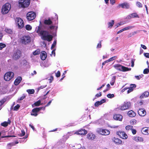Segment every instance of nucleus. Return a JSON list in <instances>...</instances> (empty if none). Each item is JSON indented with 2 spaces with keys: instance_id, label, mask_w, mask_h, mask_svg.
<instances>
[{
  "instance_id": "cd10ccee",
  "label": "nucleus",
  "mask_w": 149,
  "mask_h": 149,
  "mask_svg": "<svg viewBox=\"0 0 149 149\" xmlns=\"http://www.w3.org/2000/svg\"><path fill=\"white\" fill-rule=\"evenodd\" d=\"M44 23L45 24L49 25L52 23V21L50 19H46L44 21Z\"/></svg>"
},
{
  "instance_id": "2eb2a0df",
  "label": "nucleus",
  "mask_w": 149,
  "mask_h": 149,
  "mask_svg": "<svg viewBox=\"0 0 149 149\" xmlns=\"http://www.w3.org/2000/svg\"><path fill=\"white\" fill-rule=\"evenodd\" d=\"M141 131L143 134L148 135L149 134V127H143L141 130Z\"/></svg>"
},
{
  "instance_id": "f03ea898",
  "label": "nucleus",
  "mask_w": 149,
  "mask_h": 149,
  "mask_svg": "<svg viewBox=\"0 0 149 149\" xmlns=\"http://www.w3.org/2000/svg\"><path fill=\"white\" fill-rule=\"evenodd\" d=\"M31 0H19L18 6L19 8H26L30 5Z\"/></svg>"
},
{
  "instance_id": "6ab92c4d",
  "label": "nucleus",
  "mask_w": 149,
  "mask_h": 149,
  "mask_svg": "<svg viewBox=\"0 0 149 149\" xmlns=\"http://www.w3.org/2000/svg\"><path fill=\"white\" fill-rule=\"evenodd\" d=\"M119 6L123 8H125L127 9H128L130 7L129 4L127 3H124L119 4Z\"/></svg>"
},
{
  "instance_id": "9d476101",
  "label": "nucleus",
  "mask_w": 149,
  "mask_h": 149,
  "mask_svg": "<svg viewBox=\"0 0 149 149\" xmlns=\"http://www.w3.org/2000/svg\"><path fill=\"white\" fill-rule=\"evenodd\" d=\"M97 132L103 135H107L110 133V132L108 130L102 129H98L97 130Z\"/></svg>"
},
{
  "instance_id": "4468645a",
  "label": "nucleus",
  "mask_w": 149,
  "mask_h": 149,
  "mask_svg": "<svg viewBox=\"0 0 149 149\" xmlns=\"http://www.w3.org/2000/svg\"><path fill=\"white\" fill-rule=\"evenodd\" d=\"M138 112L139 115L140 116H144L146 114V111L143 109H139Z\"/></svg>"
},
{
  "instance_id": "20e7f679",
  "label": "nucleus",
  "mask_w": 149,
  "mask_h": 149,
  "mask_svg": "<svg viewBox=\"0 0 149 149\" xmlns=\"http://www.w3.org/2000/svg\"><path fill=\"white\" fill-rule=\"evenodd\" d=\"M131 104L130 102H124L123 104L119 106L118 108V110L124 111L127 110L131 107Z\"/></svg>"
},
{
  "instance_id": "7ed1b4c3",
  "label": "nucleus",
  "mask_w": 149,
  "mask_h": 149,
  "mask_svg": "<svg viewBox=\"0 0 149 149\" xmlns=\"http://www.w3.org/2000/svg\"><path fill=\"white\" fill-rule=\"evenodd\" d=\"M11 5L8 3L4 4L2 6L1 9V13L3 14H6L8 13L10 10Z\"/></svg>"
},
{
  "instance_id": "79ce46f5",
  "label": "nucleus",
  "mask_w": 149,
  "mask_h": 149,
  "mask_svg": "<svg viewBox=\"0 0 149 149\" xmlns=\"http://www.w3.org/2000/svg\"><path fill=\"white\" fill-rule=\"evenodd\" d=\"M136 4V6L139 8H142V4L139 2H137Z\"/></svg>"
},
{
  "instance_id": "338daca9",
  "label": "nucleus",
  "mask_w": 149,
  "mask_h": 149,
  "mask_svg": "<svg viewBox=\"0 0 149 149\" xmlns=\"http://www.w3.org/2000/svg\"><path fill=\"white\" fill-rule=\"evenodd\" d=\"M131 67H133L134 65V60H132L131 61Z\"/></svg>"
},
{
  "instance_id": "58836bf2",
  "label": "nucleus",
  "mask_w": 149,
  "mask_h": 149,
  "mask_svg": "<svg viewBox=\"0 0 149 149\" xmlns=\"http://www.w3.org/2000/svg\"><path fill=\"white\" fill-rule=\"evenodd\" d=\"M56 40H55L53 42V44L52 45V46L51 47V49H53L55 47L56 45Z\"/></svg>"
},
{
  "instance_id": "c85d7f7f",
  "label": "nucleus",
  "mask_w": 149,
  "mask_h": 149,
  "mask_svg": "<svg viewBox=\"0 0 149 149\" xmlns=\"http://www.w3.org/2000/svg\"><path fill=\"white\" fill-rule=\"evenodd\" d=\"M114 23V21L113 20H111V22L108 23V27L109 28H111Z\"/></svg>"
},
{
  "instance_id": "f3484780",
  "label": "nucleus",
  "mask_w": 149,
  "mask_h": 149,
  "mask_svg": "<svg viewBox=\"0 0 149 149\" xmlns=\"http://www.w3.org/2000/svg\"><path fill=\"white\" fill-rule=\"evenodd\" d=\"M47 57V54L46 52L44 51H42L40 54V57L42 60H45Z\"/></svg>"
},
{
  "instance_id": "b1692460",
  "label": "nucleus",
  "mask_w": 149,
  "mask_h": 149,
  "mask_svg": "<svg viewBox=\"0 0 149 149\" xmlns=\"http://www.w3.org/2000/svg\"><path fill=\"white\" fill-rule=\"evenodd\" d=\"M127 115L130 117H134L136 115V113L132 110H130L127 112Z\"/></svg>"
},
{
  "instance_id": "aec40b11",
  "label": "nucleus",
  "mask_w": 149,
  "mask_h": 149,
  "mask_svg": "<svg viewBox=\"0 0 149 149\" xmlns=\"http://www.w3.org/2000/svg\"><path fill=\"white\" fill-rule=\"evenodd\" d=\"M133 140L136 142H143V139L142 137L136 136L134 137Z\"/></svg>"
},
{
  "instance_id": "49530a36",
  "label": "nucleus",
  "mask_w": 149,
  "mask_h": 149,
  "mask_svg": "<svg viewBox=\"0 0 149 149\" xmlns=\"http://www.w3.org/2000/svg\"><path fill=\"white\" fill-rule=\"evenodd\" d=\"M117 58L116 56H114L113 57H112L109 59L108 60L109 62L113 61L116 59Z\"/></svg>"
},
{
  "instance_id": "bf43d9fd",
  "label": "nucleus",
  "mask_w": 149,
  "mask_h": 149,
  "mask_svg": "<svg viewBox=\"0 0 149 149\" xmlns=\"http://www.w3.org/2000/svg\"><path fill=\"white\" fill-rule=\"evenodd\" d=\"M123 24H122L121 22L118 23L115 25L116 28H117L120 26L122 25Z\"/></svg>"
},
{
  "instance_id": "bb28decb",
  "label": "nucleus",
  "mask_w": 149,
  "mask_h": 149,
  "mask_svg": "<svg viewBox=\"0 0 149 149\" xmlns=\"http://www.w3.org/2000/svg\"><path fill=\"white\" fill-rule=\"evenodd\" d=\"M49 28L51 30H53L54 31H56L58 28V26H57L51 25L49 27Z\"/></svg>"
},
{
  "instance_id": "3c124183",
  "label": "nucleus",
  "mask_w": 149,
  "mask_h": 149,
  "mask_svg": "<svg viewBox=\"0 0 149 149\" xmlns=\"http://www.w3.org/2000/svg\"><path fill=\"white\" fill-rule=\"evenodd\" d=\"M132 28V26H127L123 28L124 31H126Z\"/></svg>"
},
{
  "instance_id": "de8ad7c7",
  "label": "nucleus",
  "mask_w": 149,
  "mask_h": 149,
  "mask_svg": "<svg viewBox=\"0 0 149 149\" xmlns=\"http://www.w3.org/2000/svg\"><path fill=\"white\" fill-rule=\"evenodd\" d=\"M143 76V75L142 74L139 76H135V77L138 80H139L141 78H142Z\"/></svg>"
},
{
  "instance_id": "69168bd1",
  "label": "nucleus",
  "mask_w": 149,
  "mask_h": 149,
  "mask_svg": "<svg viewBox=\"0 0 149 149\" xmlns=\"http://www.w3.org/2000/svg\"><path fill=\"white\" fill-rule=\"evenodd\" d=\"M109 62L108 60H107L106 61H104V62H103V63H102V65L103 66V65H104L106 63H108Z\"/></svg>"
},
{
  "instance_id": "a211bd4d",
  "label": "nucleus",
  "mask_w": 149,
  "mask_h": 149,
  "mask_svg": "<svg viewBox=\"0 0 149 149\" xmlns=\"http://www.w3.org/2000/svg\"><path fill=\"white\" fill-rule=\"evenodd\" d=\"M113 140L115 143L117 144H120L122 143V141L118 138H114L113 139Z\"/></svg>"
},
{
  "instance_id": "c03bdc74",
  "label": "nucleus",
  "mask_w": 149,
  "mask_h": 149,
  "mask_svg": "<svg viewBox=\"0 0 149 149\" xmlns=\"http://www.w3.org/2000/svg\"><path fill=\"white\" fill-rule=\"evenodd\" d=\"M20 106L19 104H17V105L14 107L13 108V110L14 111H17V110L20 107Z\"/></svg>"
},
{
  "instance_id": "8fccbe9b",
  "label": "nucleus",
  "mask_w": 149,
  "mask_h": 149,
  "mask_svg": "<svg viewBox=\"0 0 149 149\" xmlns=\"http://www.w3.org/2000/svg\"><path fill=\"white\" fill-rule=\"evenodd\" d=\"M149 72V70L148 69L146 68L143 71V73L144 74H148Z\"/></svg>"
},
{
  "instance_id": "37998d69",
  "label": "nucleus",
  "mask_w": 149,
  "mask_h": 149,
  "mask_svg": "<svg viewBox=\"0 0 149 149\" xmlns=\"http://www.w3.org/2000/svg\"><path fill=\"white\" fill-rule=\"evenodd\" d=\"M6 100L5 99H3L1 101H0V110L1 109V105L5 102Z\"/></svg>"
},
{
  "instance_id": "dca6fc26",
  "label": "nucleus",
  "mask_w": 149,
  "mask_h": 149,
  "mask_svg": "<svg viewBox=\"0 0 149 149\" xmlns=\"http://www.w3.org/2000/svg\"><path fill=\"white\" fill-rule=\"evenodd\" d=\"M95 137V135L92 133H88L87 135V138L90 140H93Z\"/></svg>"
},
{
  "instance_id": "0eeeda50",
  "label": "nucleus",
  "mask_w": 149,
  "mask_h": 149,
  "mask_svg": "<svg viewBox=\"0 0 149 149\" xmlns=\"http://www.w3.org/2000/svg\"><path fill=\"white\" fill-rule=\"evenodd\" d=\"M36 13L33 11L29 12L26 14V18L29 21H32L36 17Z\"/></svg>"
},
{
  "instance_id": "680f3d73",
  "label": "nucleus",
  "mask_w": 149,
  "mask_h": 149,
  "mask_svg": "<svg viewBox=\"0 0 149 149\" xmlns=\"http://www.w3.org/2000/svg\"><path fill=\"white\" fill-rule=\"evenodd\" d=\"M102 95V93L101 92H100L99 93H97L95 95V96L97 97H99Z\"/></svg>"
},
{
  "instance_id": "4d7b16f0",
  "label": "nucleus",
  "mask_w": 149,
  "mask_h": 149,
  "mask_svg": "<svg viewBox=\"0 0 149 149\" xmlns=\"http://www.w3.org/2000/svg\"><path fill=\"white\" fill-rule=\"evenodd\" d=\"M144 56L147 58H149V53H144L143 54Z\"/></svg>"
},
{
  "instance_id": "ddd939ff",
  "label": "nucleus",
  "mask_w": 149,
  "mask_h": 149,
  "mask_svg": "<svg viewBox=\"0 0 149 149\" xmlns=\"http://www.w3.org/2000/svg\"><path fill=\"white\" fill-rule=\"evenodd\" d=\"M113 118L115 120L121 121L123 119V116L120 114H115L113 116Z\"/></svg>"
},
{
  "instance_id": "e433bc0d",
  "label": "nucleus",
  "mask_w": 149,
  "mask_h": 149,
  "mask_svg": "<svg viewBox=\"0 0 149 149\" xmlns=\"http://www.w3.org/2000/svg\"><path fill=\"white\" fill-rule=\"evenodd\" d=\"M6 47V45L3 43H0V50H2L3 48Z\"/></svg>"
},
{
  "instance_id": "6e6552de",
  "label": "nucleus",
  "mask_w": 149,
  "mask_h": 149,
  "mask_svg": "<svg viewBox=\"0 0 149 149\" xmlns=\"http://www.w3.org/2000/svg\"><path fill=\"white\" fill-rule=\"evenodd\" d=\"M15 22L19 28L22 29L24 27V22L21 18L19 17L16 18Z\"/></svg>"
},
{
  "instance_id": "f704fd0d",
  "label": "nucleus",
  "mask_w": 149,
  "mask_h": 149,
  "mask_svg": "<svg viewBox=\"0 0 149 149\" xmlns=\"http://www.w3.org/2000/svg\"><path fill=\"white\" fill-rule=\"evenodd\" d=\"M133 127L132 125H128L126 126L125 127V130L127 131L131 130L132 128H133Z\"/></svg>"
},
{
  "instance_id": "774afa93",
  "label": "nucleus",
  "mask_w": 149,
  "mask_h": 149,
  "mask_svg": "<svg viewBox=\"0 0 149 149\" xmlns=\"http://www.w3.org/2000/svg\"><path fill=\"white\" fill-rule=\"evenodd\" d=\"M105 84H104L103 85H102L100 87V88H98L97 89V90H100V89L101 88H103V87L104 86H105Z\"/></svg>"
},
{
  "instance_id": "052dcab7",
  "label": "nucleus",
  "mask_w": 149,
  "mask_h": 149,
  "mask_svg": "<svg viewBox=\"0 0 149 149\" xmlns=\"http://www.w3.org/2000/svg\"><path fill=\"white\" fill-rule=\"evenodd\" d=\"M110 2L112 5H113L115 3V0H110Z\"/></svg>"
},
{
  "instance_id": "72a5a7b5",
  "label": "nucleus",
  "mask_w": 149,
  "mask_h": 149,
  "mask_svg": "<svg viewBox=\"0 0 149 149\" xmlns=\"http://www.w3.org/2000/svg\"><path fill=\"white\" fill-rule=\"evenodd\" d=\"M116 79V76H114L112 78L111 81L110 83L111 85H114Z\"/></svg>"
},
{
  "instance_id": "e2e57ef3",
  "label": "nucleus",
  "mask_w": 149,
  "mask_h": 149,
  "mask_svg": "<svg viewBox=\"0 0 149 149\" xmlns=\"http://www.w3.org/2000/svg\"><path fill=\"white\" fill-rule=\"evenodd\" d=\"M133 90V88H132V87H130L129 90L127 91V93H129L132 91Z\"/></svg>"
},
{
  "instance_id": "c9c22d12",
  "label": "nucleus",
  "mask_w": 149,
  "mask_h": 149,
  "mask_svg": "<svg viewBox=\"0 0 149 149\" xmlns=\"http://www.w3.org/2000/svg\"><path fill=\"white\" fill-rule=\"evenodd\" d=\"M20 56V54L18 52L16 54H15L13 55V57L15 58H18Z\"/></svg>"
},
{
  "instance_id": "2f4dec72",
  "label": "nucleus",
  "mask_w": 149,
  "mask_h": 149,
  "mask_svg": "<svg viewBox=\"0 0 149 149\" xmlns=\"http://www.w3.org/2000/svg\"><path fill=\"white\" fill-rule=\"evenodd\" d=\"M25 29L27 31H30L32 29V26L30 25L27 24L25 26Z\"/></svg>"
},
{
  "instance_id": "1a4fd4ad",
  "label": "nucleus",
  "mask_w": 149,
  "mask_h": 149,
  "mask_svg": "<svg viewBox=\"0 0 149 149\" xmlns=\"http://www.w3.org/2000/svg\"><path fill=\"white\" fill-rule=\"evenodd\" d=\"M31 38L28 36H23L21 38V42L23 44L26 45L31 42Z\"/></svg>"
},
{
  "instance_id": "0e129e2a",
  "label": "nucleus",
  "mask_w": 149,
  "mask_h": 149,
  "mask_svg": "<svg viewBox=\"0 0 149 149\" xmlns=\"http://www.w3.org/2000/svg\"><path fill=\"white\" fill-rule=\"evenodd\" d=\"M141 47L142 48H143V49H147V47L145 45L141 44Z\"/></svg>"
},
{
  "instance_id": "f8f14e48",
  "label": "nucleus",
  "mask_w": 149,
  "mask_h": 149,
  "mask_svg": "<svg viewBox=\"0 0 149 149\" xmlns=\"http://www.w3.org/2000/svg\"><path fill=\"white\" fill-rule=\"evenodd\" d=\"M41 107L36 108L32 109L31 114V116H36L38 115V112L41 110Z\"/></svg>"
},
{
  "instance_id": "c756f323",
  "label": "nucleus",
  "mask_w": 149,
  "mask_h": 149,
  "mask_svg": "<svg viewBox=\"0 0 149 149\" xmlns=\"http://www.w3.org/2000/svg\"><path fill=\"white\" fill-rule=\"evenodd\" d=\"M42 104V103L41 104V101L40 100H39L37 102L34 103L33 105H34L36 106H38Z\"/></svg>"
},
{
  "instance_id": "39448f33",
  "label": "nucleus",
  "mask_w": 149,
  "mask_h": 149,
  "mask_svg": "<svg viewBox=\"0 0 149 149\" xmlns=\"http://www.w3.org/2000/svg\"><path fill=\"white\" fill-rule=\"evenodd\" d=\"M113 67L116 69L123 72L130 71L131 69V68L126 67L119 64H116L114 65Z\"/></svg>"
},
{
  "instance_id": "603ef678",
  "label": "nucleus",
  "mask_w": 149,
  "mask_h": 149,
  "mask_svg": "<svg viewBox=\"0 0 149 149\" xmlns=\"http://www.w3.org/2000/svg\"><path fill=\"white\" fill-rule=\"evenodd\" d=\"M54 79V77L52 75H51L50 76V78L49 79V82L50 83H51L53 81Z\"/></svg>"
},
{
  "instance_id": "13d9d810",
  "label": "nucleus",
  "mask_w": 149,
  "mask_h": 149,
  "mask_svg": "<svg viewBox=\"0 0 149 149\" xmlns=\"http://www.w3.org/2000/svg\"><path fill=\"white\" fill-rule=\"evenodd\" d=\"M131 130H132V133L133 134H135L136 133V130L132 128Z\"/></svg>"
},
{
  "instance_id": "7c9ffc66",
  "label": "nucleus",
  "mask_w": 149,
  "mask_h": 149,
  "mask_svg": "<svg viewBox=\"0 0 149 149\" xmlns=\"http://www.w3.org/2000/svg\"><path fill=\"white\" fill-rule=\"evenodd\" d=\"M137 120L135 119H133L130 121V123L132 125H135L137 123Z\"/></svg>"
},
{
  "instance_id": "9b49d317",
  "label": "nucleus",
  "mask_w": 149,
  "mask_h": 149,
  "mask_svg": "<svg viewBox=\"0 0 149 149\" xmlns=\"http://www.w3.org/2000/svg\"><path fill=\"white\" fill-rule=\"evenodd\" d=\"M116 134L119 137L124 139H126L128 138L127 134L124 132L119 131L116 132Z\"/></svg>"
},
{
  "instance_id": "393cba45",
  "label": "nucleus",
  "mask_w": 149,
  "mask_h": 149,
  "mask_svg": "<svg viewBox=\"0 0 149 149\" xmlns=\"http://www.w3.org/2000/svg\"><path fill=\"white\" fill-rule=\"evenodd\" d=\"M74 134L81 135L82 136L84 135V130H79L78 131L75 132Z\"/></svg>"
},
{
  "instance_id": "5701e85b",
  "label": "nucleus",
  "mask_w": 149,
  "mask_h": 149,
  "mask_svg": "<svg viewBox=\"0 0 149 149\" xmlns=\"http://www.w3.org/2000/svg\"><path fill=\"white\" fill-rule=\"evenodd\" d=\"M106 102V100L105 99H103L100 101H98L95 102V105L96 107H97L99 105H101Z\"/></svg>"
},
{
  "instance_id": "09e8293b",
  "label": "nucleus",
  "mask_w": 149,
  "mask_h": 149,
  "mask_svg": "<svg viewBox=\"0 0 149 149\" xmlns=\"http://www.w3.org/2000/svg\"><path fill=\"white\" fill-rule=\"evenodd\" d=\"M114 96V95L113 94H109L107 95V96L109 98H112Z\"/></svg>"
},
{
  "instance_id": "4c0bfd02",
  "label": "nucleus",
  "mask_w": 149,
  "mask_h": 149,
  "mask_svg": "<svg viewBox=\"0 0 149 149\" xmlns=\"http://www.w3.org/2000/svg\"><path fill=\"white\" fill-rule=\"evenodd\" d=\"M27 92L29 94H33L35 91L33 89H28L27 90Z\"/></svg>"
},
{
  "instance_id": "4be33fe9",
  "label": "nucleus",
  "mask_w": 149,
  "mask_h": 149,
  "mask_svg": "<svg viewBox=\"0 0 149 149\" xmlns=\"http://www.w3.org/2000/svg\"><path fill=\"white\" fill-rule=\"evenodd\" d=\"M149 95V92L148 91H145L140 96V98L141 99L146 97L148 96Z\"/></svg>"
},
{
  "instance_id": "473e14b6",
  "label": "nucleus",
  "mask_w": 149,
  "mask_h": 149,
  "mask_svg": "<svg viewBox=\"0 0 149 149\" xmlns=\"http://www.w3.org/2000/svg\"><path fill=\"white\" fill-rule=\"evenodd\" d=\"M130 17L132 18L137 17L139 18V17L136 13H133L131 14Z\"/></svg>"
},
{
  "instance_id": "864d4df0",
  "label": "nucleus",
  "mask_w": 149,
  "mask_h": 149,
  "mask_svg": "<svg viewBox=\"0 0 149 149\" xmlns=\"http://www.w3.org/2000/svg\"><path fill=\"white\" fill-rule=\"evenodd\" d=\"M101 41H100L99 43L97 44V48H100L101 47L102 45Z\"/></svg>"
},
{
  "instance_id": "423d86ee",
  "label": "nucleus",
  "mask_w": 149,
  "mask_h": 149,
  "mask_svg": "<svg viewBox=\"0 0 149 149\" xmlns=\"http://www.w3.org/2000/svg\"><path fill=\"white\" fill-rule=\"evenodd\" d=\"M14 76V73L11 72H6L4 75V79L7 81H10Z\"/></svg>"
},
{
  "instance_id": "a18cd8bd",
  "label": "nucleus",
  "mask_w": 149,
  "mask_h": 149,
  "mask_svg": "<svg viewBox=\"0 0 149 149\" xmlns=\"http://www.w3.org/2000/svg\"><path fill=\"white\" fill-rule=\"evenodd\" d=\"M8 122H4L1 123V125L3 127H6L8 125Z\"/></svg>"
},
{
  "instance_id": "412c9836",
  "label": "nucleus",
  "mask_w": 149,
  "mask_h": 149,
  "mask_svg": "<svg viewBox=\"0 0 149 149\" xmlns=\"http://www.w3.org/2000/svg\"><path fill=\"white\" fill-rule=\"evenodd\" d=\"M22 80V78L21 77H19L15 79L14 81V84L15 85H17Z\"/></svg>"
},
{
  "instance_id": "f257e3e1",
  "label": "nucleus",
  "mask_w": 149,
  "mask_h": 149,
  "mask_svg": "<svg viewBox=\"0 0 149 149\" xmlns=\"http://www.w3.org/2000/svg\"><path fill=\"white\" fill-rule=\"evenodd\" d=\"M40 35L42 39L49 42L51 41L53 38L52 36L49 34L48 32L47 31H42L40 33Z\"/></svg>"
},
{
  "instance_id": "6e6d98bb",
  "label": "nucleus",
  "mask_w": 149,
  "mask_h": 149,
  "mask_svg": "<svg viewBox=\"0 0 149 149\" xmlns=\"http://www.w3.org/2000/svg\"><path fill=\"white\" fill-rule=\"evenodd\" d=\"M56 76L57 77H59L60 76V72L59 71H58L56 73Z\"/></svg>"
},
{
  "instance_id": "5fc2aeb1",
  "label": "nucleus",
  "mask_w": 149,
  "mask_h": 149,
  "mask_svg": "<svg viewBox=\"0 0 149 149\" xmlns=\"http://www.w3.org/2000/svg\"><path fill=\"white\" fill-rule=\"evenodd\" d=\"M40 27L38 26V27L37 29L36 30V32L40 35V33L41 31H40Z\"/></svg>"
},
{
  "instance_id": "a19ab883",
  "label": "nucleus",
  "mask_w": 149,
  "mask_h": 149,
  "mask_svg": "<svg viewBox=\"0 0 149 149\" xmlns=\"http://www.w3.org/2000/svg\"><path fill=\"white\" fill-rule=\"evenodd\" d=\"M51 65V63L49 62H46L44 64V66L45 67H47Z\"/></svg>"
},
{
  "instance_id": "ea45409f",
  "label": "nucleus",
  "mask_w": 149,
  "mask_h": 149,
  "mask_svg": "<svg viewBox=\"0 0 149 149\" xmlns=\"http://www.w3.org/2000/svg\"><path fill=\"white\" fill-rule=\"evenodd\" d=\"M40 52V50L39 49L36 50L35 51L33 52V54L36 55L39 54Z\"/></svg>"
},
{
  "instance_id": "a878e982",
  "label": "nucleus",
  "mask_w": 149,
  "mask_h": 149,
  "mask_svg": "<svg viewBox=\"0 0 149 149\" xmlns=\"http://www.w3.org/2000/svg\"><path fill=\"white\" fill-rule=\"evenodd\" d=\"M4 31L8 34H11L13 33V31L11 29L8 27H6L4 29Z\"/></svg>"
}]
</instances>
